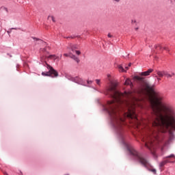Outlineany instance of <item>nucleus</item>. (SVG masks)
Instances as JSON below:
<instances>
[{"label": "nucleus", "instance_id": "35", "mask_svg": "<svg viewBox=\"0 0 175 175\" xmlns=\"http://www.w3.org/2000/svg\"><path fill=\"white\" fill-rule=\"evenodd\" d=\"M5 175H9V174H8V173L7 172H5V174H4Z\"/></svg>", "mask_w": 175, "mask_h": 175}, {"label": "nucleus", "instance_id": "17", "mask_svg": "<svg viewBox=\"0 0 175 175\" xmlns=\"http://www.w3.org/2000/svg\"><path fill=\"white\" fill-rule=\"evenodd\" d=\"M118 68L119 69V72H126V70L124 69V67H122V65H118Z\"/></svg>", "mask_w": 175, "mask_h": 175}, {"label": "nucleus", "instance_id": "2", "mask_svg": "<svg viewBox=\"0 0 175 175\" xmlns=\"http://www.w3.org/2000/svg\"><path fill=\"white\" fill-rule=\"evenodd\" d=\"M148 100L151 109V116L148 118L150 125L158 129H171L175 132L174 109L165 102L163 96L159 92L152 91L148 95Z\"/></svg>", "mask_w": 175, "mask_h": 175}, {"label": "nucleus", "instance_id": "41", "mask_svg": "<svg viewBox=\"0 0 175 175\" xmlns=\"http://www.w3.org/2000/svg\"><path fill=\"white\" fill-rule=\"evenodd\" d=\"M134 23H136V21H134Z\"/></svg>", "mask_w": 175, "mask_h": 175}, {"label": "nucleus", "instance_id": "1", "mask_svg": "<svg viewBox=\"0 0 175 175\" xmlns=\"http://www.w3.org/2000/svg\"><path fill=\"white\" fill-rule=\"evenodd\" d=\"M105 95H109L112 100L107 101V105L103 106V111H106V113H107L109 117L111 125L116 133L118 139H119L120 142H121L122 146L126 148L134 161H137V162L142 163L143 166L147 167L148 161H147L146 158L142 157L140 153L137 152V151H136L133 147L125 142V131H124V127H122L124 119L120 116V113L118 112V106L119 105H122V102H124L122 98H124V96L129 97V94Z\"/></svg>", "mask_w": 175, "mask_h": 175}, {"label": "nucleus", "instance_id": "14", "mask_svg": "<svg viewBox=\"0 0 175 175\" xmlns=\"http://www.w3.org/2000/svg\"><path fill=\"white\" fill-rule=\"evenodd\" d=\"M164 76H165V77H167L169 79V78L173 77V76H174V72H172L171 74H170L169 72L165 71Z\"/></svg>", "mask_w": 175, "mask_h": 175}, {"label": "nucleus", "instance_id": "5", "mask_svg": "<svg viewBox=\"0 0 175 175\" xmlns=\"http://www.w3.org/2000/svg\"><path fill=\"white\" fill-rule=\"evenodd\" d=\"M65 77L68 80H70V81H73L74 83H77V84H79L80 85H84L85 87H91L90 85H85V81L79 77H72V75L66 74Z\"/></svg>", "mask_w": 175, "mask_h": 175}, {"label": "nucleus", "instance_id": "42", "mask_svg": "<svg viewBox=\"0 0 175 175\" xmlns=\"http://www.w3.org/2000/svg\"><path fill=\"white\" fill-rule=\"evenodd\" d=\"M132 23H133V21H132Z\"/></svg>", "mask_w": 175, "mask_h": 175}, {"label": "nucleus", "instance_id": "29", "mask_svg": "<svg viewBox=\"0 0 175 175\" xmlns=\"http://www.w3.org/2000/svg\"><path fill=\"white\" fill-rule=\"evenodd\" d=\"M156 78L158 81H161V78L158 77V76H156Z\"/></svg>", "mask_w": 175, "mask_h": 175}, {"label": "nucleus", "instance_id": "9", "mask_svg": "<svg viewBox=\"0 0 175 175\" xmlns=\"http://www.w3.org/2000/svg\"><path fill=\"white\" fill-rule=\"evenodd\" d=\"M79 44H70V49H71V51L72 53H75V51L77 49H79Z\"/></svg>", "mask_w": 175, "mask_h": 175}, {"label": "nucleus", "instance_id": "7", "mask_svg": "<svg viewBox=\"0 0 175 175\" xmlns=\"http://www.w3.org/2000/svg\"><path fill=\"white\" fill-rule=\"evenodd\" d=\"M129 118H135L137 120V116H136V112L134 110L128 109V113L126 115Z\"/></svg>", "mask_w": 175, "mask_h": 175}, {"label": "nucleus", "instance_id": "38", "mask_svg": "<svg viewBox=\"0 0 175 175\" xmlns=\"http://www.w3.org/2000/svg\"><path fill=\"white\" fill-rule=\"evenodd\" d=\"M125 68H126V69H128V66H126Z\"/></svg>", "mask_w": 175, "mask_h": 175}, {"label": "nucleus", "instance_id": "3", "mask_svg": "<svg viewBox=\"0 0 175 175\" xmlns=\"http://www.w3.org/2000/svg\"><path fill=\"white\" fill-rule=\"evenodd\" d=\"M145 147L148 148L150 151L152 155L157 159L158 158V154H157V143L154 142V139L152 138H150L148 142H145Z\"/></svg>", "mask_w": 175, "mask_h": 175}, {"label": "nucleus", "instance_id": "24", "mask_svg": "<svg viewBox=\"0 0 175 175\" xmlns=\"http://www.w3.org/2000/svg\"><path fill=\"white\" fill-rule=\"evenodd\" d=\"M54 58V57H55V55H49V57H48V58Z\"/></svg>", "mask_w": 175, "mask_h": 175}, {"label": "nucleus", "instance_id": "34", "mask_svg": "<svg viewBox=\"0 0 175 175\" xmlns=\"http://www.w3.org/2000/svg\"><path fill=\"white\" fill-rule=\"evenodd\" d=\"M116 2H120V0H114Z\"/></svg>", "mask_w": 175, "mask_h": 175}, {"label": "nucleus", "instance_id": "13", "mask_svg": "<svg viewBox=\"0 0 175 175\" xmlns=\"http://www.w3.org/2000/svg\"><path fill=\"white\" fill-rule=\"evenodd\" d=\"M165 71H157V75L159 77H163L165 76Z\"/></svg>", "mask_w": 175, "mask_h": 175}, {"label": "nucleus", "instance_id": "12", "mask_svg": "<svg viewBox=\"0 0 175 175\" xmlns=\"http://www.w3.org/2000/svg\"><path fill=\"white\" fill-rule=\"evenodd\" d=\"M70 58H72V59H73L74 61H75V62H77V64H79L80 62V59H79L78 57H77L75 55H70Z\"/></svg>", "mask_w": 175, "mask_h": 175}, {"label": "nucleus", "instance_id": "33", "mask_svg": "<svg viewBox=\"0 0 175 175\" xmlns=\"http://www.w3.org/2000/svg\"><path fill=\"white\" fill-rule=\"evenodd\" d=\"M129 66H132V63H129Z\"/></svg>", "mask_w": 175, "mask_h": 175}, {"label": "nucleus", "instance_id": "27", "mask_svg": "<svg viewBox=\"0 0 175 175\" xmlns=\"http://www.w3.org/2000/svg\"><path fill=\"white\" fill-rule=\"evenodd\" d=\"M64 57H70V55H69L68 53H64Z\"/></svg>", "mask_w": 175, "mask_h": 175}, {"label": "nucleus", "instance_id": "25", "mask_svg": "<svg viewBox=\"0 0 175 175\" xmlns=\"http://www.w3.org/2000/svg\"><path fill=\"white\" fill-rule=\"evenodd\" d=\"M87 83L90 85H91L92 83V81L88 80Z\"/></svg>", "mask_w": 175, "mask_h": 175}, {"label": "nucleus", "instance_id": "30", "mask_svg": "<svg viewBox=\"0 0 175 175\" xmlns=\"http://www.w3.org/2000/svg\"><path fill=\"white\" fill-rule=\"evenodd\" d=\"M11 29H15L16 31H17V29H20V28L14 27V28H12Z\"/></svg>", "mask_w": 175, "mask_h": 175}, {"label": "nucleus", "instance_id": "16", "mask_svg": "<svg viewBox=\"0 0 175 175\" xmlns=\"http://www.w3.org/2000/svg\"><path fill=\"white\" fill-rule=\"evenodd\" d=\"M125 85H132V81L129 79H126L124 82Z\"/></svg>", "mask_w": 175, "mask_h": 175}, {"label": "nucleus", "instance_id": "11", "mask_svg": "<svg viewBox=\"0 0 175 175\" xmlns=\"http://www.w3.org/2000/svg\"><path fill=\"white\" fill-rule=\"evenodd\" d=\"M166 163H173V161H170V160H164L159 163V167H163Z\"/></svg>", "mask_w": 175, "mask_h": 175}, {"label": "nucleus", "instance_id": "21", "mask_svg": "<svg viewBox=\"0 0 175 175\" xmlns=\"http://www.w3.org/2000/svg\"><path fill=\"white\" fill-rule=\"evenodd\" d=\"M95 81H96L97 85L100 86V79H96Z\"/></svg>", "mask_w": 175, "mask_h": 175}, {"label": "nucleus", "instance_id": "31", "mask_svg": "<svg viewBox=\"0 0 175 175\" xmlns=\"http://www.w3.org/2000/svg\"><path fill=\"white\" fill-rule=\"evenodd\" d=\"M108 38H113V36H111L110 33L108 34Z\"/></svg>", "mask_w": 175, "mask_h": 175}, {"label": "nucleus", "instance_id": "39", "mask_svg": "<svg viewBox=\"0 0 175 175\" xmlns=\"http://www.w3.org/2000/svg\"><path fill=\"white\" fill-rule=\"evenodd\" d=\"M110 76V75H108L107 77H109Z\"/></svg>", "mask_w": 175, "mask_h": 175}, {"label": "nucleus", "instance_id": "19", "mask_svg": "<svg viewBox=\"0 0 175 175\" xmlns=\"http://www.w3.org/2000/svg\"><path fill=\"white\" fill-rule=\"evenodd\" d=\"M168 158H175V155L174 154H171L168 156H166L164 157V159H167Z\"/></svg>", "mask_w": 175, "mask_h": 175}, {"label": "nucleus", "instance_id": "23", "mask_svg": "<svg viewBox=\"0 0 175 175\" xmlns=\"http://www.w3.org/2000/svg\"><path fill=\"white\" fill-rule=\"evenodd\" d=\"M150 172H152L153 174H157V170L155 169L150 170Z\"/></svg>", "mask_w": 175, "mask_h": 175}, {"label": "nucleus", "instance_id": "4", "mask_svg": "<svg viewBox=\"0 0 175 175\" xmlns=\"http://www.w3.org/2000/svg\"><path fill=\"white\" fill-rule=\"evenodd\" d=\"M46 68L48 69V71L42 72V76L44 77H58V72L50 66V64L46 63Z\"/></svg>", "mask_w": 175, "mask_h": 175}, {"label": "nucleus", "instance_id": "32", "mask_svg": "<svg viewBox=\"0 0 175 175\" xmlns=\"http://www.w3.org/2000/svg\"><path fill=\"white\" fill-rule=\"evenodd\" d=\"M92 88H93L94 90H95L96 91H98V89L94 88V87H92Z\"/></svg>", "mask_w": 175, "mask_h": 175}, {"label": "nucleus", "instance_id": "28", "mask_svg": "<svg viewBox=\"0 0 175 175\" xmlns=\"http://www.w3.org/2000/svg\"><path fill=\"white\" fill-rule=\"evenodd\" d=\"M170 1L172 5H175V0H170Z\"/></svg>", "mask_w": 175, "mask_h": 175}, {"label": "nucleus", "instance_id": "6", "mask_svg": "<svg viewBox=\"0 0 175 175\" xmlns=\"http://www.w3.org/2000/svg\"><path fill=\"white\" fill-rule=\"evenodd\" d=\"M134 80H136L137 81H138L141 84V85H144L145 84L146 88L148 90H151V86H150V85H148V83H146V78H144L143 77L135 75L134 77Z\"/></svg>", "mask_w": 175, "mask_h": 175}, {"label": "nucleus", "instance_id": "22", "mask_svg": "<svg viewBox=\"0 0 175 175\" xmlns=\"http://www.w3.org/2000/svg\"><path fill=\"white\" fill-rule=\"evenodd\" d=\"M74 53H76L77 55H80L81 54V52H80V51H77V50H75Z\"/></svg>", "mask_w": 175, "mask_h": 175}, {"label": "nucleus", "instance_id": "36", "mask_svg": "<svg viewBox=\"0 0 175 175\" xmlns=\"http://www.w3.org/2000/svg\"><path fill=\"white\" fill-rule=\"evenodd\" d=\"M5 175H9V174H8V173L7 172H5V174H4Z\"/></svg>", "mask_w": 175, "mask_h": 175}, {"label": "nucleus", "instance_id": "8", "mask_svg": "<svg viewBox=\"0 0 175 175\" xmlns=\"http://www.w3.org/2000/svg\"><path fill=\"white\" fill-rule=\"evenodd\" d=\"M152 72H154V69L149 68L147 71L139 73V76H150V73H152Z\"/></svg>", "mask_w": 175, "mask_h": 175}, {"label": "nucleus", "instance_id": "20", "mask_svg": "<svg viewBox=\"0 0 175 175\" xmlns=\"http://www.w3.org/2000/svg\"><path fill=\"white\" fill-rule=\"evenodd\" d=\"M46 48H41L40 49V53H46Z\"/></svg>", "mask_w": 175, "mask_h": 175}, {"label": "nucleus", "instance_id": "40", "mask_svg": "<svg viewBox=\"0 0 175 175\" xmlns=\"http://www.w3.org/2000/svg\"><path fill=\"white\" fill-rule=\"evenodd\" d=\"M135 29H136V30H137V29H138V28H135Z\"/></svg>", "mask_w": 175, "mask_h": 175}, {"label": "nucleus", "instance_id": "15", "mask_svg": "<svg viewBox=\"0 0 175 175\" xmlns=\"http://www.w3.org/2000/svg\"><path fill=\"white\" fill-rule=\"evenodd\" d=\"M174 139V134H173V133L170 131V138H169V142H172V140Z\"/></svg>", "mask_w": 175, "mask_h": 175}, {"label": "nucleus", "instance_id": "10", "mask_svg": "<svg viewBox=\"0 0 175 175\" xmlns=\"http://www.w3.org/2000/svg\"><path fill=\"white\" fill-rule=\"evenodd\" d=\"M154 49H159V50H165L166 51H169V48H167V47H166V46H165V47H162V46H161V44H156V45H154Z\"/></svg>", "mask_w": 175, "mask_h": 175}, {"label": "nucleus", "instance_id": "37", "mask_svg": "<svg viewBox=\"0 0 175 175\" xmlns=\"http://www.w3.org/2000/svg\"><path fill=\"white\" fill-rule=\"evenodd\" d=\"M74 38H75V37H73V36H71V38H72V39H73Z\"/></svg>", "mask_w": 175, "mask_h": 175}, {"label": "nucleus", "instance_id": "18", "mask_svg": "<svg viewBox=\"0 0 175 175\" xmlns=\"http://www.w3.org/2000/svg\"><path fill=\"white\" fill-rule=\"evenodd\" d=\"M48 20H51L53 21V23H55V18L53 16H49Z\"/></svg>", "mask_w": 175, "mask_h": 175}, {"label": "nucleus", "instance_id": "26", "mask_svg": "<svg viewBox=\"0 0 175 175\" xmlns=\"http://www.w3.org/2000/svg\"><path fill=\"white\" fill-rule=\"evenodd\" d=\"M32 39H33L34 40H40V39L38 38H35V37H32Z\"/></svg>", "mask_w": 175, "mask_h": 175}]
</instances>
